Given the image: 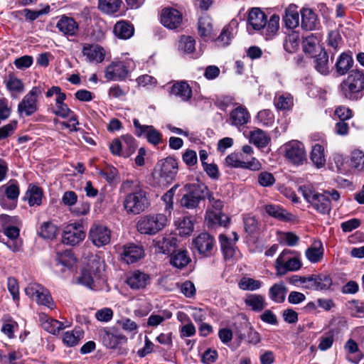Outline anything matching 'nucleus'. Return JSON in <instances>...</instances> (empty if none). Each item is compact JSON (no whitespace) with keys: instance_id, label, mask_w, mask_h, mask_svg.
Here are the masks:
<instances>
[{"instance_id":"nucleus-24","label":"nucleus","mask_w":364,"mask_h":364,"mask_svg":"<svg viewBox=\"0 0 364 364\" xmlns=\"http://www.w3.org/2000/svg\"><path fill=\"white\" fill-rule=\"evenodd\" d=\"M56 27L60 33L67 37L75 36L79 31V25L76 21L65 15L60 17Z\"/></svg>"},{"instance_id":"nucleus-20","label":"nucleus","mask_w":364,"mask_h":364,"mask_svg":"<svg viewBox=\"0 0 364 364\" xmlns=\"http://www.w3.org/2000/svg\"><path fill=\"white\" fill-rule=\"evenodd\" d=\"M129 73L127 65L124 62H112L105 70V77L107 80H123Z\"/></svg>"},{"instance_id":"nucleus-16","label":"nucleus","mask_w":364,"mask_h":364,"mask_svg":"<svg viewBox=\"0 0 364 364\" xmlns=\"http://www.w3.org/2000/svg\"><path fill=\"white\" fill-rule=\"evenodd\" d=\"M192 245L203 257H210L213 254L215 246V240L208 232H202L193 239Z\"/></svg>"},{"instance_id":"nucleus-39","label":"nucleus","mask_w":364,"mask_h":364,"mask_svg":"<svg viewBox=\"0 0 364 364\" xmlns=\"http://www.w3.org/2000/svg\"><path fill=\"white\" fill-rule=\"evenodd\" d=\"M274 105L278 110H289L294 105L293 97L289 93H277Z\"/></svg>"},{"instance_id":"nucleus-50","label":"nucleus","mask_w":364,"mask_h":364,"mask_svg":"<svg viewBox=\"0 0 364 364\" xmlns=\"http://www.w3.org/2000/svg\"><path fill=\"white\" fill-rule=\"evenodd\" d=\"M315 68L322 75H328L329 73L328 55V53L322 50L315 58Z\"/></svg>"},{"instance_id":"nucleus-53","label":"nucleus","mask_w":364,"mask_h":364,"mask_svg":"<svg viewBox=\"0 0 364 364\" xmlns=\"http://www.w3.org/2000/svg\"><path fill=\"white\" fill-rule=\"evenodd\" d=\"M4 82L6 88L11 92H22L24 90V85L21 80L12 73L9 74Z\"/></svg>"},{"instance_id":"nucleus-13","label":"nucleus","mask_w":364,"mask_h":364,"mask_svg":"<svg viewBox=\"0 0 364 364\" xmlns=\"http://www.w3.org/2000/svg\"><path fill=\"white\" fill-rule=\"evenodd\" d=\"M85 236L86 232L82 223H70L64 228L62 241L65 245L75 246L82 242Z\"/></svg>"},{"instance_id":"nucleus-44","label":"nucleus","mask_w":364,"mask_h":364,"mask_svg":"<svg viewBox=\"0 0 364 364\" xmlns=\"http://www.w3.org/2000/svg\"><path fill=\"white\" fill-rule=\"evenodd\" d=\"M122 144V157L127 158L136 150V144L134 138L129 134L122 135L119 137Z\"/></svg>"},{"instance_id":"nucleus-35","label":"nucleus","mask_w":364,"mask_h":364,"mask_svg":"<svg viewBox=\"0 0 364 364\" xmlns=\"http://www.w3.org/2000/svg\"><path fill=\"white\" fill-rule=\"evenodd\" d=\"M0 193H3L6 197L13 203L16 202L20 194L19 187L17 181L15 180H11L6 184L3 185L0 188ZM14 207H15L14 203H13L9 208H13Z\"/></svg>"},{"instance_id":"nucleus-64","label":"nucleus","mask_w":364,"mask_h":364,"mask_svg":"<svg viewBox=\"0 0 364 364\" xmlns=\"http://www.w3.org/2000/svg\"><path fill=\"white\" fill-rule=\"evenodd\" d=\"M207 218L213 224H218L219 225L224 227L227 226L229 223L228 217L224 214H221L220 213H210L208 214Z\"/></svg>"},{"instance_id":"nucleus-58","label":"nucleus","mask_w":364,"mask_h":364,"mask_svg":"<svg viewBox=\"0 0 364 364\" xmlns=\"http://www.w3.org/2000/svg\"><path fill=\"white\" fill-rule=\"evenodd\" d=\"M180 235H189L193 230V223L189 218H183L176 221Z\"/></svg>"},{"instance_id":"nucleus-10","label":"nucleus","mask_w":364,"mask_h":364,"mask_svg":"<svg viewBox=\"0 0 364 364\" xmlns=\"http://www.w3.org/2000/svg\"><path fill=\"white\" fill-rule=\"evenodd\" d=\"M225 164L227 166L235 168L248 169L252 171H257L262 169V164L255 157L248 159L243 154L231 153L225 159Z\"/></svg>"},{"instance_id":"nucleus-8","label":"nucleus","mask_w":364,"mask_h":364,"mask_svg":"<svg viewBox=\"0 0 364 364\" xmlns=\"http://www.w3.org/2000/svg\"><path fill=\"white\" fill-rule=\"evenodd\" d=\"M26 294L38 305L53 309L55 304L49 291L38 283H30L24 289Z\"/></svg>"},{"instance_id":"nucleus-43","label":"nucleus","mask_w":364,"mask_h":364,"mask_svg":"<svg viewBox=\"0 0 364 364\" xmlns=\"http://www.w3.org/2000/svg\"><path fill=\"white\" fill-rule=\"evenodd\" d=\"M43 191L36 185H29L25 198L30 206L40 205L42 202Z\"/></svg>"},{"instance_id":"nucleus-1","label":"nucleus","mask_w":364,"mask_h":364,"mask_svg":"<svg viewBox=\"0 0 364 364\" xmlns=\"http://www.w3.org/2000/svg\"><path fill=\"white\" fill-rule=\"evenodd\" d=\"M341 95L346 100L358 101L364 95V73L351 70L338 86Z\"/></svg>"},{"instance_id":"nucleus-60","label":"nucleus","mask_w":364,"mask_h":364,"mask_svg":"<svg viewBox=\"0 0 364 364\" xmlns=\"http://www.w3.org/2000/svg\"><path fill=\"white\" fill-rule=\"evenodd\" d=\"M213 31L211 19L208 16H203L198 21V33L200 36H208Z\"/></svg>"},{"instance_id":"nucleus-33","label":"nucleus","mask_w":364,"mask_h":364,"mask_svg":"<svg viewBox=\"0 0 364 364\" xmlns=\"http://www.w3.org/2000/svg\"><path fill=\"white\" fill-rule=\"evenodd\" d=\"M287 28L293 30L299 24V14L295 5H289L285 10V15L283 17Z\"/></svg>"},{"instance_id":"nucleus-52","label":"nucleus","mask_w":364,"mask_h":364,"mask_svg":"<svg viewBox=\"0 0 364 364\" xmlns=\"http://www.w3.org/2000/svg\"><path fill=\"white\" fill-rule=\"evenodd\" d=\"M299 46V33L291 31L288 33L284 43V49L289 53H294Z\"/></svg>"},{"instance_id":"nucleus-49","label":"nucleus","mask_w":364,"mask_h":364,"mask_svg":"<svg viewBox=\"0 0 364 364\" xmlns=\"http://www.w3.org/2000/svg\"><path fill=\"white\" fill-rule=\"evenodd\" d=\"M270 138L267 133L261 129L250 132V141L259 148L265 147L269 142Z\"/></svg>"},{"instance_id":"nucleus-3","label":"nucleus","mask_w":364,"mask_h":364,"mask_svg":"<svg viewBox=\"0 0 364 364\" xmlns=\"http://www.w3.org/2000/svg\"><path fill=\"white\" fill-rule=\"evenodd\" d=\"M183 191L180 203L182 207L187 209L196 208L208 193V188L203 184H186Z\"/></svg>"},{"instance_id":"nucleus-9","label":"nucleus","mask_w":364,"mask_h":364,"mask_svg":"<svg viewBox=\"0 0 364 364\" xmlns=\"http://www.w3.org/2000/svg\"><path fill=\"white\" fill-rule=\"evenodd\" d=\"M294 252L284 250L275 261L277 275L282 276L288 272H296L301 267L299 258L291 257Z\"/></svg>"},{"instance_id":"nucleus-63","label":"nucleus","mask_w":364,"mask_h":364,"mask_svg":"<svg viewBox=\"0 0 364 364\" xmlns=\"http://www.w3.org/2000/svg\"><path fill=\"white\" fill-rule=\"evenodd\" d=\"M342 44V38L339 33L336 31H331L328 33V45L334 50L336 53Z\"/></svg>"},{"instance_id":"nucleus-59","label":"nucleus","mask_w":364,"mask_h":364,"mask_svg":"<svg viewBox=\"0 0 364 364\" xmlns=\"http://www.w3.org/2000/svg\"><path fill=\"white\" fill-rule=\"evenodd\" d=\"M172 317V313L168 310L163 311L161 314H151L147 321V326L150 327H156L166 319Z\"/></svg>"},{"instance_id":"nucleus-45","label":"nucleus","mask_w":364,"mask_h":364,"mask_svg":"<svg viewBox=\"0 0 364 364\" xmlns=\"http://www.w3.org/2000/svg\"><path fill=\"white\" fill-rule=\"evenodd\" d=\"M122 0H98V9L103 13L111 15L119 11Z\"/></svg>"},{"instance_id":"nucleus-40","label":"nucleus","mask_w":364,"mask_h":364,"mask_svg":"<svg viewBox=\"0 0 364 364\" xmlns=\"http://www.w3.org/2000/svg\"><path fill=\"white\" fill-rule=\"evenodd\" d=\"M301 26L306 31H312L316 27L317 18L316 14L310 9H303L301 11Z\"/></svg>"},{"instance_id":"nucleus-36","label":"nucleus","mask_w":364,"mask_h":364,"mask_svg":"<svg viewBox=\"0 0 364 364\" xmlns=\"http://www.w3.org/2000/svg\"><path fill=\"white\" fill-rule=\"evenodd\" d=\"M244 302L246 306L255 312L262 311L267 306L264 296L261 294H249Z\"/></svg>"},{"instance_id":"nucleus-26","label":"nucleus","mask_w":364,"mask_h":364,"mask_svg":"<svg viewBox=\"0 0 364 364\" xmlns=\"http://www.w3.org/2000/svg\"><path fill=\"white\" fill-rule=\"evenodd\" d=\"M122 259L127 264L134 263L144 257V250L141 245L129 244L124 245Z\"/></svg>"},{"instance_id":"nucleus-14","label":"nucleus","mask_w":364,"mask_h":364,"mask_svg":"<svg viewBox=\"0 0 364 364\" xmlns=\"http://www.w3.org/2000/svg\"><path fill=\"white\" fill-rule=\"evenodd\" d=\"M88 238L97 247L107 245L111 240V230L100 223H94L90 228Z\"/></svg>"},{"instance_id":"nucleus-27","label":"nucleus","mask_w":364,"mask_h":364,"mask_svg":"<svg viewBox=\"0 0 364 364\" xmlns=\"http://www.w3.org/2000/svg\"><path fill=\"white\" fill-rule=\"evenodd\" d=\"M250 119V114L247 109L240 105L230 112L229 122L232 126L239 127L247 124Z\"/></svg>"},{"instance_id":"nucleus-30","label":"nucleus","mask_w":364,"mask_h":364,"mask_svg":"<svg viewBox=\"0 0 364 364\" xmlns=\"http://www.w3.org/2000/svg\"><path fill=\"white\" fill-rule=\"evenodd\" d=\"M237 20L233 18L223 28L220 35L218 38V42L220 46H225L230 43L231 39L237 32Z\"/></svg>"},{"instance_id":"nucleus-18","label":"nucleus","mask_w":364,"mask_h":364,"mask_svg":"<svg viewBox=\"0 0 364 364\" xmlns=\"http://www.w3.org/2000/svg\"><path fill=\"white\" fill-rule=\"evenodd\" d=\"M125 282L132 289L141 290L150 284L151 277L141 270H134L127 274Z\"/></svg>"},{"instance_id":"nucleus-19","label":"nucleus","mask_w":364,"mask_h":364,"mask_svg":"<svg viewBox=\"0 0 364 364\" xmlns=\"http://www.w3.org/2000/svg\"><path fill=\"white\" fill-rule=\"evenodd\" d=\"M82 54L89 63L98 64L105 58V50L96 43H85L82 46Z\"/></svg>"},{"instance_id":"nucleus-41","label":"nucleus","mask_w":364,"mask_h":364,"mask_svg":"<svg viewBox=\"0 0 364 364\" xmlns=\"http://www.w3.org/2000/svg\"><path fill=\"white\" fill-rule=\"evenodd\" d=\"M288 289L284 283L273 284L269 290V298L275 303H282L285 300Z\"/></svg>"},{"instance_id":"nucleus-54","label":"nucleus","mask_w":364,"mask_h":364,"mask_svg":"<svg viewBox=\"0 0 364 364\" xmlns=\"http://www.w3.org/2000/svg\"><path fill=\"white\" fill-rule=\"evenodd\" d=\"M219 241L225 259H230L235 256L236 251L230 239L225 235L219 236Z\"/></svg>"},{"instance_id":"nucleus-42","label":"nucleus","mask_w":364,"mask_h":364,"mask_svg":"<svg viewBox=\"0 0 364 364\" xmlns=\"http://www.w3.org/2000/svg\"><path fill=\"white\" fill-rule=\"evenodd\" d=\"M305 255L311 263L320 262L323 256V247L321 242H314L305 251Z\"/></svg>"},{"instance_id":"nucleus-37","label":"nucleus","mask_w":364,"mask_h":364,"mask_svg":"<svg viewBox=\"0 0 364 364\" xmlns=\"http://www.w3.org/2000/svg\"><path fill=\"white\" fill-rule=\"evenodd\" d=\"M353 59L348 53H342L337 59L335 67L340 75H343L353 67Z\"/></svg>"},{"instance_id":"nucleus-11","label":"nucleus","mask_w":364,"mask_h":364,"mask_svg":"<svg viewBox=\"0 0 364 364\" xmlns=\"http://www.w3.org/2000/svg\"><path fill=\"white\" fill-rule=\"evenodd\" d=\"M104 270V263L97 257L93 258L88 263L87 267L82 271L78 282L90 289L93 287L95 279L101 277V272Z\"/></svg>"},{"instance_id":"nucleus-17","label":"nucleus","mask_w":364,"mask_h":364,"mask_svg":"<svg viewBox=\"0 0 364 364\" xmlns=\"http://www.w3.org/2000/svg\"><path fill=\"white\" fill-rule=\"evenodd\" d=\"M133 124L137 136H144L150 144L154 145H157L161 142L162 135L153 126L141 125L137 119H133Z\"/></svg>"},{"instance_id":"nucleus-38","label":"nucleus","mask_w":364,"mask_h":364,"mask_svg":"<svg viewBox=\"0 0 364 364\" xmlns=\"http://www.w3.org/2000/svg\"><path fill=\"white\" fill-rule=\"evenodd\" d=\"M171 93L181 99L183 101L188 100L192 95V90L186 82H178L173 85Z\"/></svg>"},{"instance_id":"nucleus-51","label":"nucleus","mask_w":364,"mask_h":364,"mask_svg":"<svg viewBox=\"0 0 364 364\" xmlns=\"http://www.w3.org/2000/svg\"><path fill=\"white\" fill-rule=\"evenodd\" d=\"M84 332L80 329L67 331L64 333L63 341L68 347H73L78 344L83 338Z\"/></svg>"},{"instance_id":"nucleus-21","label":"nucleus","mask_w":364,"mask_h":364,"mask_svg":"<svg viewBox=\"0 0 364 364\" xmlns=\"http://www.w3.org/2000/svg\"><path fill=\"white\" fill-rule=\"evenodd\" d=\"M267 24V16L259 8L250 10L247 18V30L250 33L259 31L264 28Z\"/></svg>"},{"instance_id":"nucleus-2","label":"nucleus","mask_w":364,"mask_h":364,"mask_svg":"<svg viewBox=\"0 0 364 364\" xmlns=\"http://www.w3.org/2000/svg\"><path fill=\"white\" fill-rule=\"evenodd\" d=\"M150 205L146 191L136 188L132 193L126 195L123 206L128 214L138 215L144 212Z\"/></svg>"},{"instance_id":"nucleus-57","label":"nucleus","mask_w":364,"mask_h":364,"mask_svg":"<svg viewBox=\"0 0 364 364\" xmlns=\"http://www.w3.org/2000/svg\"><path fill=\"white\" fill-rule=\"evenodd\" d=\"M266 39H269L272 36H274L279 27V16L278 15L274 14L272 15L269 20L267 21L266 24Z\"/></svg>"},{"instance_id":"nucleus-7","label":"nucleus","mask_w":364,"mask_h":364,"mask_svg":"<svg viewBox=\"0 0 364 364\" xmlns=\"http://www.w3.org/2000/svg\"><path fill=\"white\" fill-rule=\"evenodd\" d=\"M41 86H34L23 97L18 105V113L21 117H28L38 109V98L43 93Z\"/></svg>"},{"instance_id":"nucleus-55","label":"nucleus","mask_w":364,"mask_h":364,"mask_svg":"<svg viewBox=\"0 0 364 364\" xmlns=\"http://www.w3.org/2000/svg\"><path fill=\"white\" fill-rule=\"evenodd\" d=\"M262 282L250 277H242L238 282V287L243 291H255L261 288Z\"/></svg>"},{"instance_id":"nucleus-15","label":"nucleus","mask_w":364,"mask_h":364,"mask_svg":"<svg viewBox=\"0 0 364 364\" xmlns=\"http://www.w3.org/2000/svg\"><path fill=\"white\" fill-rule=\"evenodd\" d=\"M76 262V259L70 250L56 253L54 262L52 264L53 271L58 274H65L70 272Z\"/></svg>"},{"instance_id":"nucleus-46","label":"nucleus","mask_w":364,"mask_h":364,"mask_svg":"<svg viewBox=\"0 0 364 364\" xmlns=\"http://www.w3.org/2000/svg\"><path fill=\"white\" fill-rule=\"evenodd\" d=\"M196 41L191 36H183L179 43V48L185 53L191 55L193 58L200 55V53L195 52Z\"/></svg>"},{"instance_id":"nucleus-56","label":"nucleus","mask_w":364,"mask_h":364,"mask_svg":"<svg viewBox=\"0 0 364 364\" xmlns=\"http://www.w3.org/2000/svg\"><path fill=\"white\" fill-rule=\"evenodd\" d=\"M57 227L50 221L43 222L38 230L39 235L45 239H53L55 237Z\"/></svg>"},{"instance_id":"nucleus-23","label":"nucleus","mask_w":364,"mask_h":364,"mask_svg":"<svg viewBox=\"0 0 364 364\" xmlns=\"http://www.w3.org/2000/svg\"><path fill=\"white\" fill-rule=\"evenodd\" d=\"M182 19V14L175 9L165 8L161 11V21L169 29L177 28L181 24Z\"/></svg>"},{"instance_id":"nucleus-32","label":"nucleus","mask_w":364,"mask_h":364,"mask_svg":"<svg viewBox=\"0 0 364 364\" xmlns=\"http://www.w3.org/2000/svg\"><path fill=\"white\" fill-rule=\"evenodd\" d=\"M264 209L269 215L281 221H289L293 218L291 213L278 205L267 204L264 206Z\"/></svg>"},{"instance_id":"nucleus-29","label":"nucleus","mask_w":364,"mask_h":364,"mask_svg":"<svg viewBox=\"0 0 364 364\" xmlns=\"http://www.w3.org/2000/svg\"><path fill=\"white\" fill-rule=\"evenodd\" d=\"M39 321L44 330L54 335L58 333L66 327L63 323L53 319L45 314H39ZM67 326H68L67 325Z\"/></svg>"},{"instance_id":"nucleus-25","label":"nucleus","mask_w":364,"mask_h":364,"mask_svg":"<svg viewBox=\"0 0 364 364\" xmlns=\"http://www.w3.org/2000/svg\"><path fill=\"white\" fill-rule=\"evenodd\" d=\"M176 237L158 236L153 240L152 246L156 253L168 254L176 247Z\"/></svg>"},{"instance_id":"nucleus-48","label":"nucleus","mask_w":364,"mask_h":364,"mask_svg":"<svg viewBox=\"0 0 364 364\" xmlns=\"http://www.w3.org/2000/svg\"><path fill=\"white\" fill-rule=\"evenodd\" d=\"M310 159L317 168L323 167L326 164L323 146L318 144L313 146Z\"/></svg>"},{"instance_id":"nucleus-12","label":"nucleus","mask_w":364,"mask_h":364,"mask_svg":"<svg viewBox=\"0 0 364 364\" xmlns=\"http://www.w3.org/2000/svg\"><path fill=\"white\" fill-rule=\"evenodd\" d=\"M285 157L292 164L301 165L306 161L304 145L296 140L289 141L282 146Z\"/></svg>"},{"instance_id":"nucleus-6","label":"nucleus","mask_w":364,"mask_h":364,"mask_svg":"<svg viewBox=\"0 0 364 364\" xmlns=\"http://www.w3.org/2000/svg\"><path fill=\"white\" fill-rule=\"evenodd\" d=\"M178 163L173 157H166L160 160L154 168V176L161 183H171L178 173Z\"/></svg>"},{"instance_id":"nucleus-61","label":"nucleus","mask_w":364,"mask_h":364,"mask_svg":"<svg viewBox=\"0 0 364 364\" xmlns=\"http://www.w3.org/2000/svg\"><path fill=\"white\" fill-rule=\"evenodd\" d=\"M257 119L262 124L267 127H271L274 122V115L269 109L259 111Z\"/></svg>"},{"instance_id":"nucleus-62","label":"nucleus","mask_w":364,"mask_h":364,"mask_svg":"<svg viewBox=\"0 0 364 364\" xmlns=\"http://www.w3.org/2000/svg\"><path fill=\"white\" fill-rule=\"evenodd\" d=\"M351 166L358 171L364 169V153L359 150H355L351 154Z\"/></svg>"},{"instance_id":"nucleus-31","label":"nucleus","mask_w":364,"mask_h":364,"mask_svg":"<svg viewBox=\"0 0 364 364\" xmlns=\"http://www.w3.org/2000/svg\"><path fill=\"white\" fill-rule=\"evenodd\" d=\"M11 217L7 215H0V228L9 239L16 240L19 235V229L11 225Z\"/></svg>"},{"instance_id":"nucleus-34","label":"nucleus","mask_w":364,"mask_h":364,"mask_svg":"<svg viewBox=\"0 0 364 364\" xmlns=\"http://www.w3.org/2000/svg\"><path fill=\"white\" fill-rule=\"evenodd\" d=\"M113 32L119 38L127 40L134 35V28L128 21L122 20L115 23Z\"/></svg>"},{"instance_id":"nucleus-28","label":"nucleus","mask_w":364,"mask_h":364,"mask_svg":"<svg viewBox=\"0 0 364 364\" xmlns=\"http://www.w3.org/2000/svg\"><path fill=\"white\" fill-rule=\"evenodd\" d=\"M102 336L103 344L110 349L117 348L127 341V337L119 333L105 331Z\"/></svg>"},{"instance_id":"nucleus-47","label":"nucleus","mask_w":364,"mask_h":364,"mask_svg":"<svg viewBox=\"0 0 364 364\" xmlns=\"http://www.w3.org/2000/svg\"><path fill=\"white\" fill-rule=\"evenodd\" d=\"M190 262L191 258L186 250H179L173 253L170 259L171 264L178 269L185 267Z\"/></svg>"},{"instance_id":"nucleus-4","label":"nucleus","mask_w":364,"mask_h":364,"mask_svg":"<svg viewBox=\"0 0 364 364\" xmlns=\"http://www.w3.org/2000/svg\"><path fill=\"white\" fill-rule=\"evenodd\" d=\"M305 200L309 203L312 207L321 214H328L331 210V201L327 196L323 193H319L311 187L303 186L299 188Z\"/></svg>"},{"instance_id":"nucleus-5","label":"nucleus","mask_w":364,"mask_h":364,"mask_svg":"<svg viewBox=\"0 0 364 364\" xmlns=\"http://www.w3.org/2000/svg\"><path fill=\"white\" fill-rule=\"evenodd\" d=\"M167 218L164 214H150L141 217L137 223V230L141 234L154 235L166 225Z\"/></svg>"},{"instance_id":"nucleus-22","label":"nucleus","mask_w":364,"mask_h":364,"mask_svg":"<svg viewBox=\"0 0 364 364\" xmlns=\"http://www.w3.org/2000/svg\"><path fill=\"white\" fill-rule=\"evenodd\" d=\"M331 285L332 279L329 276L311 275L306 278L303 287L310 290L321 291L328 289Z\"/></svg>"}]
</instances>
